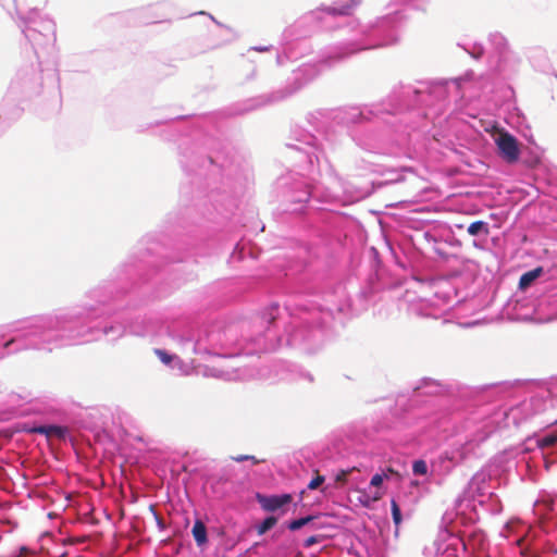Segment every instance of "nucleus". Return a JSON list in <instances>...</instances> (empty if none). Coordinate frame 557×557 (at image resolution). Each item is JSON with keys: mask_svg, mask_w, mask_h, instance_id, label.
Segmentation results:
<instances>
[{"mask_svg": "<svg viewBox=\"0 0 557 557\" xmlns=\"http://www.w3.org/2000/svg\"><path fill=\"white\" fill-rule=\"evenodd\" d=\"M448 309L449 306L447 301L438 296H434L433 299L420 298L417 300H409V311L418 317L438 319L443 317Z\"/></svg>", "mask_w": 557, "mask_h": 557, "instance_id": "f8f14e48", "label": "nucleus"}, {"mask_svg": "<svg viewBox=\"0 0 557 557\" xmlns=\"http://www.w3.org/2000/svg\"><path fill=\"white\" fill-rule=\"evenodd\" d=\"M203 374L225 381H235L242 377L236 370H223L216 367L206 368Z\"/></svg>", "mask_w": 557, "mask_h": 557, "instance_id": "5701e85b", "label": "nucleus"}, {"mask_svg": "<svg viewBox=\"0 0 557 557\" xmlns=\"http://www.w3.org/2000/svg\"><path fill=\"white\" fill-rule=\"evenodd\" d=\"M40 27L39 33L45 37L46 45H53L55 42V23L50 18H42Z\"/></svg>", "mask_w": 557, "mask_h": 557, "instance_id": "393cba45", "label": "nucleus"}, {"mask_svg": "<svg viewBox=\"0 0 557 557\" xmlns=\"http://www.w3.org/2000/svg\"><path fill=\"white\" fill-rule=\"evenodd\" d=\"M232 459L234 461H236V462H242V461H245V460H250L253 463H259V460H257L256 457L252 456V455H238V456L233 457Z\"/></svg>", "mask_w": 557, "mask_h": 557, "instance_id": "ea45409f", "label": "nucleus"}, {"mask_svg": "<svg viewBox=\"0 0 557 557\" xmlns=\"http://www.w3.org/2000/svg\"><path fill=\"white\" fill-rule=\"evenodd\" d=\"M323 338V332L320 329L314 330H296L290 334L288 343L295 346H304V349L308 352L311 351V343H321Z\"/></svg>", "mask_w": 557, "mask_h": 557, "instance_id": "dca6fc26", "label": "nucleus"}, {"mask_svg": "<svg viewBox=\"0 0 557 557\" xmlns=\"http://www.w3.org/2000/svg\"><path fill=\"white\" fill-rule=\"evenodd\" d=\"M220 335L216 333H205L203 335H199L197 339H194V337L190 336H177V341L182 348L186 351L190 350L193 354L199 355V354H209V355H215L220 357H234L238 356L240 354L250 355L258 351H265L268 350V347L262 346L258 343V347L252 349H246L242 348L239 351L236 352H220L218 351V339Z\"/></svg>", "mask_w": 557, "mask_h": 557, "instance_id": "423d86ee", "label": "nucleus"}, {"mask_svg": "<svg viewBox=\"0 0 557 557\" xmlns=\"http://www.w3.org/2000/svg\"><path fill=\"white\" fill-rule=\"evenodd\" d=\"M346 481L350 485V491L357 494L356 499L362 507L370 508L376 502V495L366 493L359 483H354L351 479H346Z\"/></svg>", "mask_w": 557, "mask_h": 557, "instance_id": "412c9836", "label": "nucleus"}, {"mask_svg": "<svg viewBox=\"0 0 557 557\" xmlns=\"http://www.w3.org/2000/svg\"><path fill=\"white\" fill-rule=\"evenodd\" d=\"M466 50L475 59L483 54V46L481 44H472L471 48H466Z\"/></svg>", "mask_w": 557, "mask_h": 557, "instance_id": "4c0bfd02", "label": "nucleus"}, {"mask_svg": "<svg viewBox=\"0 0 557 557\" xmlns=\"http://www.w3.org/2000/svg\"><path fill=\"white\" fill-rule=\"evenodd\" d=\"M358 144H359V146H363V144H362L361 141H359ZM364 148L370 149V148H369V147H367L366 145H364Z\"/></svg>", "mask_w": 557, "mask_h": 557, "instance_id": "5fc2aeb1", "label": "nucleus"}, {"mask_svg": "<svg viewBox=\"0 0 557 557\" xmlns=\"http://www.w3.org/2000/svg\"><path fill=\"white\" fill-rule=\"evenodd\" d=\"M481 507L484 508L486 511L491 512L492 515H497L503 509L502 503L494 492L491 495V497H485V504Z\"/></svg>", "mask_w": 557, "mask_h": 557, "instance_id": "bb28decb", "label": "nucleus"}, {"mask_svg": "<svg viewBox=\"0 0 557 557\" xmlns=\"http://www.w3.org/2000/svg\"><path fill=\"white\" fill-rule=\"evenodd\" d=\"M27 101L18 96L10 95L8 91L2 102L0 103V119L11 123L18 120L25 109L24 104Z\"/></svg>", "mask_w": 557, "mask_h": 557, "instance_id": "4468645a", "label": "nucleus"}, {"mask_svg": "<svg viewBox=\"0 0 557 557\" xmlns=\"http://www.w3.org/2000/svg\"><path fill=\"white\" fill-rule=\"evenodd\" d=\"M411 94H418V91L417 90H412L411 88L408 87V88H406L403 91L401 96L403 97H409Z\"/></svg>", "mask_w": 557, "mask_h": 557, "instance_id": "49530a36", "label": "nucleus"}, {"mask_svg": "<svg viewBox=\"0 0 557 557\" xmlns=\"http://www.w3.org/2000/svg\"><path fill=\"white\" fill-rule=\"evenodd\" d=\"M26 431H27L28 433H35V422H29V423L27 424V429H26Z\"/></svg>", "mask_w": 557, "mask_h": 557, "instance_id": "09e8293b", "label": "nucleus"}, {"mask_svg": "<svg viewBox=\"0 0 557 557\" xmlns=\"http://www.w3.org/2000/svg\"><path fill=\"white\" fill-rule=\"evenodd\" d=\"M191 533L197 546L202 547L208 543L207 528L201 520L195 521Z\"/></svg>", "mask_w": 557, "mask_h": 557, "instance_id": "a878e982", "label": "nucleus"}, {"mask_svg": "<svg viewBox=\"0 0 557 557\" xmlns=\"http://www.w3.org/2000/svg\"><path fill=\"white\" fill-rule=\"evenodd\" d=\"M459 544L463 550L472 554H481L487 547L486 536L482 531L474 530L467 537L451 536V545Z\"/></svg>", "mask_w": 557, "mask_h": 557, "instance_id": "2eb2a0df", "label": "nucleus"}, {"mask_svg": "<svg viewBox=\"0 0 557 557\" xmlns=\"http://www.w3.org/2000/svg\"><path fill=\"white\" fill-rule=\"evenodd\" d=\"M307 147L301 145H288L287 149L301 163L299 168L302 174L309 176L310 181H315L319 175L322 178L321 184L310 185L301 182L302 189H296L294 193L286 195L287 199L294 203L302 205L310 197L317 198L323 202H332L339 199V191L343 189V183L334 173L333 168L327 160L322 163L321 151L312 144L307 143Z\"/></svg>", "mask_w": 557, "mask_h": 557, "instance_id": "7ed1b4c3", "label": "nucleus"}, {"mask_svg": "<svg viewBox=\"0 0 557 557\" xmlns=\"http://www.w3.org/2000/svg\"><path fill=\"white\" fill-rule=\"evenodd\" d=\"M490 41L499 51L506 47V38L502 34H491Z\"/></svg>", "mask_w": 557, "mask_h": 557, "instance_id": "473e14b6", "label": "nucleus"}, {"mask_svg": "<svg viewBox=\"0 0 557 557\" xmlns=\"http://www.w3.org/2000/svg\"><path fill=\"white\" fill-rule=\"evenodd\" d=\"M10 557H35V549L28 545H21Z\"/></svg>", "mask_w": 557, "mask_h": 557, "instance_id": "c756f323", "label": "nucleus"}, {"mask_svg": "<svg viewBox=\"0 0 557 557\" xmlns=\"http://www.w3.org/2000/svg\"><path fill=\"white\" fill-rule=\"evenodd\" d=\"M278 310V306L277 305H273L269 308V321H273L275 319V312H277Z\"/></svg>", "mask_w": 557, "mask_h": 557, "instance_id": "79ce46f5", "label": "nucleus"}, {"mask_svg": "<svg viewBox=\"0 0 557 557\" xmlns=\"http://www.w3.org/2000/svg\"><path fill=\"white\" fill-rule=\"evenodd\" d=\"M277 63L278 64L283 63V55H281V54L277 55Z\"/></svg>", "mask_w": 557, "mask_h": 557, "instance_id": "3c124183", "label": "nucleus"}, {"mask_svg": "<svg viewBox=\"0 0 557 557\" xmlns=\"http://www.w3.org/2000/svg\"><path fill=\"white\" fill-rule=\"evenodd\" d=\"M8 91L26 101L32 100L35 92V67L32 62L18 67Z\"/></svg>", "mask_w": 557, "mask_h": 557, "instance_id": "9d476101", "label": "nucleus"}, {"mask_svg": "<svg viewBox=\"0 0 557 557\" xmlns=\"http://www.w3.org/2000/svg\"><path fill=\"white\" fill-rule=\"evenodd\" d=\"M542 272L541 268L534 269L521 275L519 286L521 288L528 287L534 280H536Z\"/></svg>", "mask_w": 557, "mask_h": 557, "instance_id": "cd10ccee", "label": "nucleus"}, {"mask_svg": "<svg viewBox=\"0 0 557 557\" xmlns=\"http://www.w3.org/2000/svg\"><path fill=\"white\" fill-rule=\"evenodd\" d=\"M412 471L416 475H425L428 473V465L424 460H416L412 465Z\"/></svg>", "mask_w": 557, "mask_h": 557, "instance_id": "e433bc0d", "label": "nucleus"}, {"mask_svg": "<svg viewBox=\"0 0 557 557\" xmlns=\"http://www.w3.org/2000/svg\"><path fill=\"white\" fill-rule=\"evenodd\" d=\"M401 110L400 106H396L392 102L388 104L380 103L372 106L371 108H350L345 112V116L341 117V120L345 123H354L358 124L363 121H370L374 117H380V115L384 113H397Z\"/></svg>", "mask_w": 557, "mask_h": 557, "instance_id": "9b49d317", "label": "nucleus"}, {"mask_svg": "<svg viewBox=\"0 0 557 557\" xmlns=\"http://www.w3.org/2000/svg\"><path fill=\"white\" fill-rule=\"evenodd\" d=\"M317 542H318L317 536H310L305 541V547H310V546L314 545Z\"/></svg>", "mask_w": 557, "mask_h": 557, "instance_id": "c03bdc74", "label": "nucleus"}, {"mask_svg": "<svg viewBox=\"0 0 557 557\" xmlns=\"http://www.w3.org/2000/svg\"><path fill=\"white\" fill-rule=\"evenodd\" d=\"M128 332H129L131 334H135V335H143V334H144L143 332L138 331L136 327H134V326H132V325H131V326H128Z\"/></svg>", "mask_w": 557, "mask_h": 557, "instance_id": "de8ad7c7", "label": "nucleus"}, {"mask_svg": "<svg viewBox=\"0 0 557 557\" xmlns=\"http://www.w3.org/2000/svg\"><path fill=\"white\" fill-rule=\"evenodd\" d=\"M392 507V517L395 525H399L401 523V511L400 508L395 499H392L391 502Z\"/></svg>", "mask_w": 557, "mask_h": 557, "instance_id": "c9c22d12", "label": "nucleus"}, {"mask_svg": "<svg viewBox=\"0 0 557 557\" xmlns=\"http://www.w3.org/2000/svg\"><path fill=\"white\" fill-rule=\"evenodd\" d=\"M481 232H483L485 235L488 234V225L484 221H475L468 226V233L471 236H476Z\"/></svg>", "mask_w": 557, "mask_h": 557, "instance_id": "c85d7f7f", "label": "nucleus"}, {"mask_svg": "<svg viewBox=\"0 0 557 557\" xmlns=\"http://www.w3.org/2000/svg\"><path fill=\"white\" fill-rule=\"evenodd\" d=\"M495 145L500 157L508 163H513L519 159L520 150L517 139L507 132H498L494 136Z\"/></svg>", "mask_w": 557, "mask_h": 557, "instance_id": "ddd939ff", "label": "nucleus"}, {"mask_svg": "<svg viewBox=\"0 0 557 557\" xmlns=\"http://www.w3.org/2000/svg\"><path fill=\"white\" fill-rule=\"evenodd\" d=\"M37 434L45 435L48 442L53 440L64 441L69 434V430L65 426L57 424L37 425Z\"/></svg>", "mask_w": 557, "mask_h": 557, "instance_id": "aec40b11", "label": "nucleus"}, {"mask_svg": "<svg viewBox=\"0 0 557 557\" xmlns=\"http://www.w3.org/2000/svg\"><path fill=\"white\" fill-rule=\"evenodd\" d=\"M466 83V78H457L453 82V84L459 89H462Z\"/></svg>", "mask_w": 557, "mask_h": 557, "instance_id": "37998d69", "label": "nucleus"}, {"mask_svg": "<svg viewBox=\"0 0 557 557\" xmlns=\"http://www.w3.org/2000/svg\"><path fill=\"white\" fill-rule=\"evenodd\" d=\"M23 484L26 486L27 496L32 498L35 493V487L28 486L26 482H24Z\"/></svg>", "mask_w": 557, "mask_h": 557, "instance_id": "a18cd8bd", "label": "nucleus"}, {"mask_svg": "<svg viewBox=\"0 0 557 557\" xmlns=\"http://www.w3.org/2000/svg\"><path fill=\"white\" fill-rule=\"evenodd\" d=\"M277 522V519L273 516L267 517L259 525H258V533L264 534L267 531L272 529Z\"/></svg>", "mask_w": 557, "mask_h": 557, "instance_id": "2f4dec72", "label": "nucleus"}, {"mask_svg": "<svg viewBox=\"0 0 557 557\" xmlns=\"http://www.w3.org/2000/svg\"><path fill=\"white\" fill-rule=\"evenodd\" d=\"M359 5V0L338 1L332 5H322L308 13L304 20L314 22L318 27L324 28L338 15H348Z\"/></svg>", "mask_w": 557, "mask_h": 557, "instance_id": "1a4fd4ad", "label": "nucleus"}, {"mask_svg": "<svg viewBox=\"0 0 557 557\" xmlns=\"http://www.w3.org/2000/svg\"><path fill=\"white\" fill-rule=\"evenodd\" d=\"M321 314L319 326L327 323L333 318V312L331 309L327 310H319ZM318 314V310L312 309L308 312H305L304 315L300 317V322L309 326V324L315 322V315Z\"/></svg>", "mask_w": 557, "mask_h": 557, "instance_id": "4be33fe9", "label": "nucleus"}, {"mask_svg": "<svg viewBox=\"0 0 557 557\" xmlns=\"http://www.w3.org/2000/svg\"><path fill=\"white\" fill-rule=\"evenodd\" d=\"M299 210H300V208H294L292 211L297 212Z\"/></svg>", "mask_w": 557, "mask_h": 557, "instance_id": "6e6d98bb", "label": "nucleus"}, {"mask_svg": "<svg viewBox=\"0 0 557 557\" xmlns=\"http://www.w3.org/2000/svg\"><path fill=\"white\" fill-rule=\"evenodd\" d=\"M269 48L268 47H255L253 50H257V51H267Z\"/></svg>", "mask_w": 557, "mask_h": 557, "instance_id": "8fccbe9b", "label": "nucleus"}, {"mask_svg": "<svg viewBox=\"0 0 557 557\" xmlns=\"http://www.w3.org/2000/svg\"><path fill=\"white\" fill-rule=\"evenodd\" d=\"M312 519H313L312 516H307V517H302L299 519H295L288 523V529L290 531H297V530L301 529L302 527H305L306 524H308L310 521H312Z\"/></svg>", "mask_w": 557, "mask_h": 557, "instance_id": "7c9ffc66", "label": "nucleus"}, {"mask_svg": "<svg viewBox=\"0 0 557 557\" xmlns=\"http://www.w3.org/2000/svg\"><path fill=\"white\" fill-rule=\"evenodd\" d=\"M545 408L546 401L544 398L535 396L523 400L508 411L499 410L490 417L475 416L468 419L463 425L466 442L462 455L470 453L474 446L484 442L494 431L500 428V423H504V426H508L510 421L513 424H519Z\"/></svg>", "mask_w": 557, "mask_h": 557, "instance_id": "39448f33", "label": "nucleus"}, {"mask_svg": "<svg viewBox=\"0 0 557 557\" xmlns=\"http://www.w3.org/2000/svg\"><path fill=\"white\" fill-rule=\"evenodd\" d=\"M529 533V527L519 519L509 520L500 531V535L505 539H512L513 542L521 547L525 536Z\"/></svg>", "mask_w": 557, "mask_h": 557, "instance_id": "f3484780", "label": "nucleus"}, {"mask_svg": "<svg viewBox=\"0 0 557 557\" xmlns=\"http://www.w3.org/2000/svg\"><path fill=\"white\" fill-rule=\"evenodd\" d=\"M499 468L487 465L478 471L468 483L463 493L456 499L454 511H446L443 520L451 524L450 532L459 525L472 524L479 520L478 506L485 504L499 485Z\"/></svg>", "mask_w": 557, "mask_h": 557, "instance_id": "20e7f679", "label": "nucleus"}, {"mask_svg": "<svg viewBox=\"0 0 557 557\" xmlns=\"http://www.w3.org/2000/svg\"><path fill=\"white\" fill-rule=\"evenodd\" d=\"M26 0H0V7L15 21L26 44L34 50L35 9L25 10Z\"/></svg>", "mask_w": 557, "mask_h": 557, "instance_id": "6e6552de", "label": "nucleus"}, {"mask_svg": "<svg viewBox=\"0 0 557 557\" xmlns=\"http://www.w3.org/2000/svg\"><path fill=\"white\" fill-rule=\"evenodd\" d=\"M285 58L290 59V58H296V55H294L292 52H289V54H286Z\"/></svg>", "mask_w": 557, "mask_h": 557, "instance_id": "603ef678", "label": "nucleus"}, {"mask_svg": "<svg viewBox=\"0 0 557 557\" xmlns=\"http://www.w3.org/2000/svg\"><path fill=\"white\" fill-rule=\"evenodd\" d=\"M35 347V327L27 325L11 330L10 326H0V359L23 349Z\"/></svg>", "mask_w": 557, "mask_h": 557, "instance_id": "0eeeda50", "label": "nucleus"}, {"mask_svg": "<svg viewBox=\"0 0 557 557\" xmlns=\"http://www.w3.org/2000/svg\"><path fill=\"white\" fill-rule=\"evenodd\" d=\"M36 412H37V413H38V412H42V409H41V408H39V406H38V405H37Z\"/></svg>", "mask_w": 557, "mask_h": 557, "instance_id": "864d4df0", "label": "nucleus"}, {"mask_svg": "<svg viewBox=\"0 0 557 557\" xmlns=\"http://www.w3.org/2000/svg\"><path fill=\"white\" fill-rule=\"evenodd\" d=\"M256 498L261 508L268 512H274L278 509H282L292 502L290 494L262 495L258 493Z\"/></svg>", "mask_w": 557, "mask_h": 557, "instance_id": "a211bd4d", "label": "nucleus"}, {"mask_svg": "<svg viewBox=\"0 0 557 557\" xmlns=\"http://www.w3.org/2000/svg\"><path fill=\"white\" fill-rule=\"evenodd\" d=\"M388 479V474L383 472V473H375L372 478H371V481H370V484L374 487H376L377 490H383V482L384 480Z\"/></svg>", "mask_w": 557, "mask_h": 557, "instance_id": "f704fd0d", "label": "nucleus"}, {"mask_svg": "<svg viewBox=\"0 0 557 557\" xmlns=\"http://www.w3.org/2000/svg\"><path fill=\"white\" fill-rule=\"evenodd\" d=\"M98 315V309L87 306L75 307L57 315H42L37 319V336L40 335L44 343L70 345L97 339L99 333L115 339L127 332L126 326L120 323L102 330L87 325Z\"/></svg>", "mask_w": 557, "mask_h": 557, "instance_id": "f03ea898", "label": "nucleus"}, {"mask_svg": "<svg viewBox=\"0 0 557 557\" xmlns=\"http://www.w3.org/2000/svg\"><path fill=\"white\" fill-rule=\"evenodd\" d=\"M426 2L428 0H391L389 13L376 18L374 23L361 24L355 20L350 21L342 29L343 41L331 48L323 62L331 65L333 62L357 52L395 44L397 41L396 29L401 18L398 7L422 8Z\"/></svg>", "mask_w": 557, "mask_h": 557, "instance_id": "f257e3e1", "label": "nucleus"}, {"mask_svg": "<svg viewBox=\"0 0 557 557\" xmlns=\"http://www.w3.org/2000/svg\"><path fill=\"white\" fill-rule=\"evenodd\" d=\"M20 400H24V398L20 394L11 393L9 395L8 403L14 407L15 414L23 416L33 410V405L30 404L29 400L23 404H20Z\"/></svg>", "mask_w": 557, "mask_h": 557, "instance_id": "b1692460", "label": "nucleus"}, {"mask_svg": "<svg viewBox=\"0 0 557 557\" xmlns=\"http://www.w3.org/2000/svg\"><path fill=\"white\" fill-rule=\"evenodd\" d=\"M362 488L366 491V493H368L370 495H376V502L379 499H381V497L384 494V490H377L376 487L372 486L370 483L368 484V486H364Z\"/></svg>", "mask_w": 557, "mask_h": 557, "instance_id": "58836bf2", "label": "nucleus"}, {"mask_svg": "<svg viewBox=\"0 0 557 557\" xmlns=\"http://www.w3.org/2000/svg\"><path fill=\"white\" fill-rule=\"evenodd\" d=\"M324 482V476L322 475H318L315 478H313L309 484H308V488L309 490H315L317 487H319L322 483Z\"/></svg>", "mask_w": 557, "mask_h": 557, "instance_id": "a19ab883", "label": "nucleus"}, {"mask_svg": "<svg viewBox=\"0 0 557 557\" xmlns=\"http://www.w3.org/2000/svg\"><path fill=\"white\" fill-rule=\"evenodd\" d=\"M156 354L164 364H171L172 362H176V363L180 362V359H177L175 356L169 355L166 351H164L162 349H156Z\"/></svg>", "mask_w": 557, "mask_h": 557, "instance_id": "72a5a7b5", "label": "nucleus"}, {"mask_svg": "<svg viewBox=\"0 0 557 557\" xmlns=\"http://www.w3.org/2000/svg\"><path fill=\"white\" fill-rule=\"evenodd\" d=\"M535 442L543 456L557 455V431L547 432L539 436Z\"/></svg>", "mask_w": 557, "mask_h": 557, "instance_id": "6ab92c4d", "label": "nucleus"}]
</instances>
